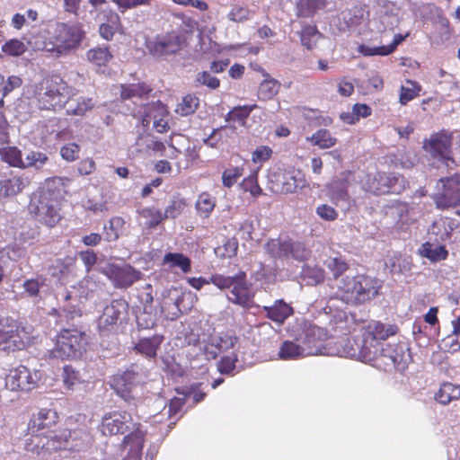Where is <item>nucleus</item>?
Returning <instances> with one entry per match:
<instances>
[{
	"instance_id": "29",
	"label": "nucleus",
	"mask_w": 460,
	"mask_h": 460,
	"mask_svg": "<svg viewBox=\"0 0 460 460\" xmlns=\"http://www.w3.org/2000/svg\"><path fill=\"white\" fill-rule=\"evenodd\" d=\"M29 180L22 175H13L0 180V199L15 196L28 185Z\"/></svg>"
},
{
	"instance_id": "51",
	"label": "nucleus",
	"mask_w": 460,
	"mask_h": 460,
	"mask_svg": "<svg viewBox=\"0 0 460 460\" xmlns=\"http://www.w3.org/2000/svg\"><path fill=\"white\" fill-rule=\"evenodd\" d=\"M323 6V0H297L296 14L301 17H310Z\"/></svg>"
},
{
	"instance_id": "23",
	"label": "nucleus",
	"mask_w": 460,
	"mask_h": 460,
	"mask_svg": "<svg viewBox=\"0 0 460 460\" xmlns=\"http://www.w3.org/2000/svg\"><path fill=\"white\" fill-rule=\"evenodd\" d=\"M146 48L154 56L162 57L177 52L180 41L178 36L169 35L147 41Z\"/></svg>"
},
{
	"instance_id": "60",
	"label": "nucleus",
	"mask_w": 460,
	"mask_h": 460,
	"mask_svg": "<svg viewBox=\"0 0 460 460\" xmlns=\"http://www.w3.org/2000/svg\"><path fill=\"white\" fill-rule=\"evenodd\" d=\"M302 277L307 279V283L310 285L317 284L323 280L324 274L323 270L319 267H304L302 270Z\"/></svg>"
},
{
	"instance_id": "32",
	"label": "nucleus",
	"mask_w": 460,
	"mask_h": 460,
	"mask_svg": "<svg viewBox=\"0 0 460 460\" xmlns=\"http://www.w3.org/2000/svg\"><path fill=\"white\" fill-rule=\"evenodd\" d=\"M455 228V222L448 217H441L433 222L429 232L435 235L436 241H447Z\"/></svg>"
},
{
	"instance_id": "28",
	"label": "nucleus",
	"mask_w": 460,
	"mask_h": 460,
	"mask_svg": "<svg viewBox=\"0 0 460 460\" xmlns=\"http://www.w3.org/2000/svg\"><path fill=\"white\" fill-rule=\"evenodd\" d=\"M163 340L164 337L159 334H154L150 337L139 336L138 341L134 345V350L147 358H153L156 356Z\"/></svg>"
},
{
	"instance_id": "10",
	"label": "nucleus",
	"mask_w": 460,
	"mask_h": 460,
	"mask_svg": "<svg viewBox=\"0 0 460 460\" xmlns=\"http://www.w3.org/2000/svg\"><path fill=\"white\" fill-rule=\"evenodd\" d=\"M91 442V435L85 430H64L59 436H55L47 440V450L85 452Z\"/></svg>"
},
{
	"instance_id": "26",
	"label": "nucleus",
	"mask_w": 460,
	"mask_h": 460,
	"mask_svg": "<svg viewBox=\"0 0 460 460\" xmlns=\"http://www.w3.org/2000/svg\"><path fill=\"white\" fill-rule=\"evenodd\" d=\"M348 188L349 180L347 178L334 179L326 187L327 196L336 206H349L350 197Z\"/></svg>"
},
{
	"instance_id": "42",
	"label": "nucleus",
	"mask_w": 460,
	"mask_h": 460,
	"mask_svg": "<svg viewBox=\"0 0 460 460\" xmlns=\"http://www.w3.org/2000/svg\"><path fill=\"white\" fill-rule=\"evenodd\" d=\"M257 107L256 104L234 107L226 114V120L229 123L233 122L239 126H244L247 118Z\"/></svg>"
},
{
	"instance_id": "43",
	"label": "nucleus",
	"mask_w": 460,
	"mask_h": 460,
	"mask_svg": "<svg viewBox=\"0 0 460 460\" xmlns=\"http://www.w3.org/2000/svg\"><path fill=\"white\" fill-rule=\"evenodd\" d=\"M400 18L398 14L393 12L380 13L373 21L377 31L394 30L398 26Z\"/></svg>"
},
{
	"instance_id": "30",
	"label": "nucleus",
	"mask_w": 460,
	"mask_h": 460,
	"mask_svg": "<svg viewBox=\"0 0 460 460\" xmlns=\"http://www.w3.org/2000/svg\"><path fill=\"white\" fill-rule=\"evenodd\" d=\"M126 447H128V453L123 460H140L144 446V433L137 430L136 433L128 434L124 438Z\"/></svg>"
},
{
	"instance_id": "62",
	"label": "nucleus",
	"mask_w": 460,
	"mask_h": 460,
	"mask_svg": "<svg viewBox=\"0 0 460 460\" xmlns=\"http://www.w3.org/2000/svg\"><path fill=\"white\" fill-rule=\"evenodd\" d=\"M227 19L234 22H243L251 19V11L240 5H234L227 13Z\"/></svg>"
},
{
	"instance_id": "12",
	"label": "nucleus",
	"mask_w": 460,
	"mask_h": 460,
	"mask_svg": "<svg viewBox=\"0 0 460 460\" xmlns=\"http://www.w3.org/2000/svg\"><path fill=\"white\" fill-rule=\"evenodd\" d=\"M270 188L275 193H294L306 185L304 175L299 171H281L273 172L270 177Z\"/></svg>"
},
{
	"instance_id": "56",
	"label": "nucleus",
	"mask_w": 460,
	"mask_h": 460,
	"mask_svg": "<svg viewBox=\"0 0 460 460\" xmlns=\"http://www.w3.org/2000/svg\"><path fill=\"white\" fill-rule=\"evenodd\" d=\"M237 341L235 336L230 334H219L212 337V345L219 351H228L234 349Z\"/></svg>"
},
{
	"instance_id": "14",
	"label": "nucleus",
	"mask_w": 460,
	"mask_h": 460,
	"mask_svg": "<svg viewBox=\"0 0 460 460\" xmlns=\"http://www.w3.org/2000/svg\"><path fill=\"white\" fill-rule=\"evenodd\" d=\"M452 135L446 131H440L430 136L425 140L423 148L433 158L442 161L447 167L454 163L451 158Z\"/></svg>"
},
{
	"instance_id": "2",
	"label": "nucleus",
	"mask_w": 460,
	"mask_h": 460,
	"mask_svg": "<svg viewBox=\"0 0 460 460\" xmlns=\"http://www.w3.org/2000/svg\"><path fill=\"white\" fill-rule=\"evenodd\" d=\"M337 288L324 308L329 310L328 313L341 310L344 305H359L374 299L379 292L381 281L368 275L358 274L342 277Z\"/></svg>"
},
{
	"instance_id": "11",
	"label": "nucleus",
	"mask_w": 460,
	"mask_h": 460,
	"mask_svg": "<svg viewBox=\"0 0 460 460\" xmlns=\"http://www.w3.org/2000/svg\"><path fill=\"white\" fill-rule=\"evenodd\" d=\"M143 380L144 377L142 374L130 369L122 374L114 376L111 380V386L116 394L125 402L135 404L138 385Z\"/></svg>"
},
{
	"instance_id": "27",
	"label": "nucleus",
	"mask_w": 460,
	"mask_h": 460,
	"mask_svg": "<svg viewBox=\"0 0 460 460\" xmlns=\"http://www.w3.org/2000/svg\"><path fill=\"white\" fill-rule=\"evenodd\" d=\"M316 351L313 348H304L302 344L297 341V337L295 341H285L279 350V358L282 360H294L300 358L312 356V352Z\"/></svg>"
},
{
	"instance_id": "59",
	"label": "nucleus",
	"mask_w": 460,
	"mask_h": 460,
	"mask_svg": "<svg viewBox=\"0 0 460 460\" xmlns=\"http://www.w3.org/2000/svg\"><path fill=\"white\" fill-rule=\"evenodd\" d=\"M321 37L315 27L306 26L302 30L301 41L308 49H313L317 40Z\"/></svg>"
},
{
	"instance_id": "8",
	"label": "nucleus",
	"mask_w": 460,
	"mask_h": 460,
	"mask_svg": "<svg viewBox=\"0 0 460 460\" xmlns=\"http://www.w3.org/2000/svg\"><path fill=\"white\" fill-rule=\"evenodd\" d=\"M31 336L24 327L8 317L0 316V349L4 351L21 350L30 342Z\"/></svg>"
},
{
	"instance_id": "18",
	"label": "nucleus",
	"mask_w": 460,
	"mask_h": 460,
	"mask_svg": "<svg viewBox=\"0 0 460 460\" xmlns=\"http://www.w3.org/2000/svg\"><path fill=\"white\" fill-rule=\"evenodd\" d=\"M128 304L125 300L115 299L107 305L98 319V327L101 331H111L118 323H121L127 315Z\"/></svg>"
},
{
	"instance_id": "6",
	"label": "nucleus",
	"mask_w": 460,
	"mask_h": 460,
	"mask_svg": "<svg viewBox=\"0 0 460 460\" xmlns=\"http://www.w3.org/2000/svg\"><path fill=\"white\" fill-rule=\"evenodd\" d=\"M87 337L78 329H63L57 336L55 347L49 350L53 358L75 359L82 356L86 349Z\"/></svg>"
},
{
	"instance_id": "17",
	"label": "nucleus",
	"mask_w": 460,
	"mask_h": 460,
	"mask_svg": "<svg viewBox=\"0 0 460 460\" xmlns=\"http://www.w3.org/2000/svg\"><path fill=\"white\" fill-rule=\"evenodd\" d=\"M40 379L37 371L31 372L24 366H19L9 371L5 376V386L11 391H30L33 389Z\"/></svg>"
},
{
	"instance_id": "7",
	"label": "nucleus",
	"mask_w": 460,
	"mask_h": 460,
	"mask_svg": "<svg viewBox=\"0 0 460 460\" xmlns=\"http://www.w3.org/2000/svg\"><path fill=\"white\" fill-rule=\"evenodd\" d=\"M58 418L57 412L51 409H41L32 416L28 426L31 437L25 442L27 451L40 454V450L47 449L45 438L38 433L56 424Z\"/></svg>"
},
{
	"instance_id": "3",
	"label": "nucleus",
	"mask_w": 460,
	"mask_h": 460,
	"mask_svg": "<svg viewBox=\"0 0 460 460\" xmlns=\"http://www.w3.org/2000/svg\"><path fill=\"white\" fill-rule=\"evenodd\" d=\"M72 89L58 75H52L41 81L36 92L38 106L42 110H60L70 100Z\"/></svg>"
},
{
	"instance_id": "49",
	"label": "nucleus",
	"mask_w": 460,
	"mask_h": 460,
	"mask_svg": "<svg viewBox=\"0 0 460 460\" xmlns=\"http://www.w3.org/2000/svg\"><path fill=\"white\" fill-rule=\"evenodd\" d=\"M66 113L75 116H83L90 111L93 102L91 98L80 97L76 101H68Z\"/></svg>"
},
{
	"instance_id": "44",
	"label": "nucleus",
	"mask_w": 460,
	"mask_h": 460,
	"mask_svg": "<svg viewBox=\"0 0 460 460\" xmlns=\"http://www.w3.org/2000/svg\"><path fill=\"white\" fill-rule=\"evenodd\" d=\"M195 206L201 217H208L215 208L216 199L208 192H202L199 195Z\"/></svg>"
},
{
	"instance_id": "63",
	"label": "nucleus",
	"mask_w": 460,
	"mask_h": 460,
	"mask_svg": "<svg viewBox=\"0 0 460 460\" xmlns=\"http://www.w3.org/2000/svg\"><path fill=\"white\" fill-rule=\"evenodd\" d=\"M237 361V355L234 351H232L230 354L224 356L217 364L218 371L221 374H232L234 367L235 363Z\"/></svg>"
},
{
	"instance_id": "4",
	"label": "nucleus",
	"mask_w": 460,
	"mask_h": 460,
	"mask_svg": "<svg viewBox=\"0 0 460 460\" xmlns=\"http://www.w3.org/2000/svg\"><path fill=\"white\" fill-rule=\"evenodd\" d=\"M84 35L79 25L58 22L50 32L49 40L43 43L42 49L56 57L64 56L78 48Z\"/></svg>"
},
{
	"instance_id": "40",
	"label": "nucleus",
	"mask_w": 460,
	"mask_h": 460,
	"mask_svg": "<svg viewBox=\"0 0 460 460\" xmlns=\"http://www.w3.org/2000/svg\"><path fill=\"white\" fill-rule=\"evenodd\" d=\"M280 84L278 80L270 77L269 75L260 84L258 97L260 100H271L279 93Z\"/></svg>"
},
{
	"instance_id": "35",
	"label": "nucleus",
	"mask_w": 460,
	"mask_h": 460,
	"mask_svg": "<svg viewBox=\"0 0 460 460\" xmlns=\"http://www.w3.org/2000/svg\"><path fill=\"white\" fill-rule=\"evenodd\" d=\"M163 265L171 269L178 268L182 273H189L191 270L190 260L180 252H168L162 261Z\"/></svg>"
},
{
	"instance_id": "22",
	"label": "nucleus",
	"mask_w": 460,
	"mask_h": 460,
	"mask_svg": "<svg viewBox=\"0 0 460 460\" xmlns=\"http://www.w3.org/2000/svg\"><path fill=\"white\" fill-rule=\"evenodd\" d=\"M375 355V361L383 359L384 364L390 367H396L401 364L404 358V346L401 344H391L385 342L378 346Z\"/></svg>"
},
{
	"instance_id": "33",
	"label": "nucleus",
	"mask_w": 460,
	"mask_h": 460,
	"mask_svg": "<svg viewBox=\"0 0 460 460\" xmlns=\"http://www.w3.org/2000/svg\"><path fill=\"white\" fill-rule=\"evenodd\" d=\"M291 241L288 239H271L264 245L265 252L274 259L288 258Z\"/></svg>"
},
{
	"instance_id": "50",
	"label": "nucleus",
	"mask_w": 460,
	"mask_h": 460,
	"mask_svg": "<svg viewBox=\"0 0 460 460\" xmlns=\"http://www.w3.org/2000/svg\"><path fill=\"white\" fill-rule=\"evenodd\" d=\"M86 57L91 63L95 66H102L110 62L112 55L107 47H98L88 50Z\"/></svg>"
},
{
	"instance_id": "46",
	"label": "nucleus",
	"mask_w": 460,
	"mask_h": 460,
	"mask_svg": "<svg viewBox=\"0 0 460 460\" xmlns=\"http://www.w3.org/2000/svg\"><path fill=\"white\" fill-rule=\"evenodd\" d=\"M259 171L260 167H257L254 170H252L251 173L247 177H245L239 184V188L245 192H250L251 195L253 197H258L262 192V190L258 183Z\"/></svg>"
},
{
	"instance_id": "45",
	"label": "nucleus",
	"mask_w": 460,
	"mask_h": 460,
	"mask_svg": "<svg viewBox=\"0 0 460 460\" xmlns=\"http://www.w3.org/2000/svg\"><path fill=\"white\" fill-rule=\"evenodd\" d=\"M149 92L150 88L147 85L139 83L120 85V97L123 101L140 98Z\"/></svg>"
},
{
	"instance_id": "58",
	"label": "nucleus",
	"mask_w": 460,
	"mask_h": 460,
	"mask_svg": "<svg viewBox=\"0 0 460 460\" xmlns=\"http://www.w3.org/2000/svg\"><path fill=\"white\" fill-rule=\"evenodd\" d=\"M206 86L210 90H215L219 87L220 81L214 76L210 72L202 71L196 75L195 86Z\"/></svg>"
},
{
	"instance_id": "55",
	"label": "nucleus",
	"mask_w": 460,
	"mask_h": 460,
	"mask_svg": "<svg viewBox=\"0 0 460 460\" xmlns=\"http://www.w3.org/2000/svg\"><path fill=\"white\" fill-rule=\"evenodd\" d=\"M360 18L352 13V11L346 10L341 12L336 18L335 22L341 31H345L359 23Z\"/></svg>"
},
{
	"instance_id": "25",
	"label": "nucleus",
	"mask_w": 460,
	"mask_h": 460,
	"mask_svg": "<svg viewBox=\"0 0 460 460\" xmlns=\"http://www.w3.org/2000/svg\"><path fill=\"white\" fill-rule=\"evenodd\" d=\"M164 149V143L158 141L155 137L149 133H143L137 137L131 146V153L150 155L152 153H162Z\"/></svg>"
},
{
	"instance_id": "61",
	"label": "nucleus",
	"mask_w": 460,
	"mask_h": 460,
	"mask_svg": "<svg viewBox=\"0 0 460 460\" xmlns=\"http://www.w3.org/2000/svg\"><path fill=\"white\" fill-rule=\"evenodd\" d=\"M272 149L268 146H260L252 153V161L255 164H259L258 167L269 161L272 155Z\"/></svg>"
},
{
	"instance_id": "21",
	"label": "nucleus",
	"mask_w": 460,
	"mask_h": 460,
	"mask_svg": "<svg viewBox=\"0 0 460 460\" xmlns=\"http://www.w3.org/2000/svg\"><path fill=\"white\" fill-rule=\"evenodd\" d=\"M167 115L166 108L161 102H153L144 108L142 114V124L148 128L153 124V128L159 133L165 132L168 128L167 120L164 117Z\"/></svg>"
},
{
	"instance_id": "48",
	"label": "nucleus",
	"mask_w": 460,
	"mask_h": 460,
	"mask_svg": "<svg viewBox=\"0 0 460 460\" xmlns=\"http://www.w3.org/2000/svg\"><path fill=\"white\" fill-rule=\"evenodd\" d=\"M0 157L2 161L7 163L11 166L22 168L23 165L22 153L15 146L0 147Z\"/></svg>"
},
{
	"instance_id": "52",
	"label": "nucleus",
	"mask_w": 460,
	"mask_h": 460,
	"mask_svg": "<svg viewBox=\"0 0 460 460\" xmlns=\"http://www.w3.org/2000/svg\"><path fill=\"white\" fill-rule=\"evenodd\" d=\"M22 287L24 293L30 297L39 296L46 288L45 279L41 276H38L33 279H26Z\"/></svg>"
},
{
	"instance_id": "20",
	"label": "nucleus",
	"mask_w": 460,
	"mask_h": 460,
	"mask_svg": "<svg viewBox=\"0 0 460 460\" xmlns=\"http://www.w3.org/2000/svg\"><path fill=\"white\" fill-rule=\"evenodd\" d=\"M254 293L251 284L247 282L246 273L239 271L227 296L228 300L243 307H250L252 304Z\"/></svg>"
},
{
	"instance_id": "39",
	"label": "nucleus",
	"mask_w": 460,
	"mask_h": 460,
	"mask_svg": "<svg viewBox=\"0 0 460 460\" xmlns=\"http://www.w3.org/2000/svg\"><path fill=\"white\" fill-rule=\"evenodd\" d=\"M306 141L314 146H317L321 149H329L334 146L337 143L336 137L332 133L325 129L321 128L314 132L312 136L306 137Z\"/></svg>"
},
{
	"instance_id": "47",
	"label": "nucleus",
	"mask_w": 460,
	"mask_h": 460,
	"mask_svg": "<svg viewBox=\"0 0 460 460\" xmlns=\"http://www.w3.org/2000/svg\"><path fill=\"white\" fill-rule=\"evenodd\" d=\"M199 105V99L193 94L183 96L178 102L175 112L181 116H189L196 111Z\"/></svg>"
},
{
	"instance_id": "9",
	"label": "nucleus",
	"mask_w": 460,
	"mask_h": 460,
	"mask_svg": "<svg viewBox=\"0 0 460 460\" xmlns=\"http://www.w3.org/2000/svg\"><path fill=\"white\" fill-rule=\"evenodd\" d=\"M404 178L395 174L376 172L367 174L361 180V186L367 192L380 195L386 193H400L404 190Z\"/></svg>"
},
{
	"instance_id": "1",
	"label": "nucleus",
	"mask_w": 460,
	"mask_h": 460,
	"mask_svg": "<svg viewBox=\"0 0 460 460\" xmlns=\"http://www.w3.org/2000/svg\"><path fill=\"white\" fill-rule=\"evenodd\" d=\"M65 183L60 177L47 179L30 197L28 211L40 224L54 227L62 219L61 199Z\"/></svg>"
},
{
	"instance_id": "24",
	"label": "nucleus",
	"mask_w": 460,
	"mask_h": 460,
	"mask_svg": "<svg viewBox=\"0 0 460 460\" xmlns=\"http://www.w3.org/2000/svg\"><path fill=\"white\" fill-rule=\"evenodd\" d=\"M100 288V283L93 279V277H86L80 280L76 286L73 287L72 291H66L60 294V299L64 302L77 301L78 297H88L91 294L96 292Z\"/></svg>"
},
{
	"instance_id": "41",
	"label": "nucleus",
	"mask_w": 460,
	"mask_h": 460,
	"mask_svg": "<svg viewBox=\"0 0 460 460\" xmlns=\"http://www.w3.org/2000/svg\"><path fill=\"white\" fill-rule=\"evenodd\" d=\"M419 252L422 257H425L431 261L445 260L448 254L443 245L432 244L430 243H423Z\"/></svg>"
},
{
	"instance_id": "53",
	"label": "nucleus",
	"mask_w": 460,
	"mask_h": 460,
	"mask_svg": "<svg viewBox=\"0 0 460 460\" xmlns=\"http://www.w3.org/2000/svg\"><path fill=\"white\" fill-rule=\"evenodd\" d=\"M139 216L146 219L145 225L148 228L158 226L163 220V212L155 208H144L139 211Z\"/></svg>"
},
{
	"instance_id": "34",
	"label": "nucleus",
	"mask_w": 460,
	"mask_h": 460,
	"mask_svg": "<svg viewBox=\"0 0 460 460\" xmlns=\"http://www.w3.org/2000/svg\"><path fill=\"white\" fill-rule=\"evenodd\" d=\"M62 380L66 388L72 391L77 390L84 385V378L83 375L71 365L64 366Z\"/></svg>"
},
{
	"instance_id": "19",
	"label": "nucleus",
	"mask_w": 460,
	"mask_h": 460,
	"mask_svg": "<svg viewBox=\"0 0 460 460\" xmlns=\"http://www.w3.org/2000/svg\"><path fill=\"white\" fill-rule=\"evenodd\" d=\"M327 332L319 326L305 323L301 332L297 336L299 341L304 348H313L316 351L312 352L313 355H325V347L323 341L327 339Z\"/></svg>"
},
{
	"instance_id": "64",
	"label": "nucleus",
	"mask_w": 460,
	"mask_h": 460,
	"mask_svg": "<svg viewBox=\"0 0 460 460\" xmlns=\"http://www.w3.org/2000/svg\"><path fill=\"white\" fill-rule=\"evenodd\" d=\"M309 256L310 251L303 243L291 242V248L288 249V258L292 257L297 261H305Z\"/></svg>"
},
{
	"instance_id": "15",
	"label": "nucleus",
	"mask_w": 460,
	"mask_h": 460,
	"mask_svg": "<svg viewBox=\"0 0 460 460\" xmlns=\"http://www.w3.org/2000/svg\"><path fill=\"white\" fill-rule=\"evenodd\" d=\"M102 273L118 288H127L142 278L140 271L127 263L109 264Z\"/></svg>"
},
{
	"instance_id": "31",
	"label": "nucleus",
	"mask_w": 460,
	"mask_h": 460,
	"mask_svg": "<svg viewBox=\"0 0 460 460\" xmlns=\"http://www.w3.org/2000/svg\"><path fill=\"white\" fill-rule=\"evenodd\" d=\"M263 310L268 318L277 323H283L293 314V308L282 299L277 300L273 305L263 306Z\"/></svg>"
},
{
	"instance_id": "36",
	"label": "nucleus",
	"mask_w": 460,
	"mask_h": 460,
	"mask_svg": "<svg viewBox=\"0 0 460 460\" xmlns=\"http://www.w3.org/2000/svg\"><path fill=\"white\" fill-rule=\"evenodd\" d=\"M435 399L443 405L460 399V385L452 383L442 384L435 394Z\"/></svg>"
},
{
	"instance_id": "54",
	"label": "nucleus",
	"mask_w": 460,
	"mask_h": 460,
	"mask_svg": "<svg viewBox=\"0 0 460 460\" xmlns=\"http://www.w3.org/2000/svg\"><path fill=\"white\" fill-rule=\"evenodd\" d=\"M48 161L49 157L45 153L31 151L26 155L22 168L33 167L35 169H40L48 163Z\"/></svg>"
},
{
	"instance_id": "37",
	"label": "nucleus",
	"mask_w": 460,
	"mask_h": 460,
	"mask_svg": "<svg viewBox=\"0 0 460 460\" xmlns=\"http://www.w3.org/2000/svg\"><path fill=\"white\" fill-rule=\"evenodd\" d=\"M126 230V222L120 217H113L109 220V224L103 226L104 239L107 242H114Z\"/></svg>"
},
{
	"instance_id": "5",
	"label": "nucleus",
	"mask_w": 460,
	"mask_h": 460,
	"mask_svg": "<svg viewBox=\"0 0 460 460\" xmlns=\"http://www.w3.org/2000/svg\"><path fill=\"white\" fill-rule=\"evenodd\" d=\"M396 332L397 328L394 325H385L381 323L370 325L368 330L364 332L361 343L357 344V349L349 352V356L357 357L365 362H374L378 346L385 343V341L394 335Z\"/></svg>"
},
{
	"instance_id": "38",
	"label": "nucleus",
	"mask_w": 460,
	"mask_h": 460,
	"mask_svg": "<svg viewBox=\"0 0 460 460\" xmlns=\"http://www.w3.org/2000/svg\"><path fill=\"white\" fill-rule=\"evenodd\" d=\"M235 165L229 166L222 173V183L226 188H231L237 182L238 179L244 172V166L247 161L239 158V161H235Z\"/></svg>"
},
{
	"instance_id": "13",
	"label": "nucleus",
	"mask_w": 460,
	"mask_h": 460,
	"mask_svg": "<svg viewBox=\"0 0 460 460\" xmlns=\"http://www.w3.org/2000/svg\"><path fill=\"white\" fill-rule=\"evenodd\" d=\"M434 201L438 208L460 205V176L456 174L440 180Z\"/></svg>"
},
{
	"instance_id": "16",
	"label": "nucleus",
	"mask_w": 460,
	"mask_h": 460,
	"mask_svg": "<svg viewBox=\"0 0 460 460\" xmlns=\"http://www.w3.org/2000/svg\"><path fill=\"white\" fill-rule=\"evenodd\" d=\"M136 423L133 421L132 417L126 411H113L106 414L102 421V432L103 435H116L124 434L129 431L136 433L138 428H136Z\"/></svg>"
},
{
	"instance_id": "57",
	"label": "nucleus",
	"mask_w": 460,
	"mask_h": 460,
	"mask_svg": "<svg viewBox=\"0 0 460 460\" xmlns=\"http://www.w3.org/2000/svg\"><path fill=\"white\" fill-rule=\"evenodd\" d=\"M137 323L141 329H151L155 325L156 316L151 306H144L143 311L137 315Z\"/></svg>"
}]
</instances>
